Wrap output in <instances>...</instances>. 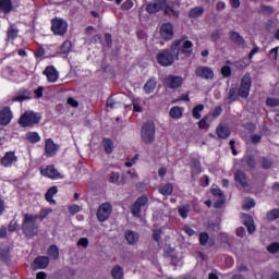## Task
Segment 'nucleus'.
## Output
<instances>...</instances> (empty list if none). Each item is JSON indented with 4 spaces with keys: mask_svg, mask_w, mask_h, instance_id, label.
Here are the masks:
<instances>
[{
    "mask_svg": "<svg viewBox=\"0 0 279 279\" xmlns=\"http://www.w3.org/2000/svg\"><path fill=\"white\" fill-rule=\"evenodd\" d=\"M252 88V77L250 74H245L241 80L240 88L238 89V95L242 99H247L250 97V89Z\"/></svg>",
    "mask_w": 279,
    "mask_h": 279,
    "instance_id": "nucleus-7",
    "label": "nucleus"
},
{
    "mask_svg": "<svg viewBox=\"0 0 279 279\" xmlns=\"http://www.w3.org/2000/svg\"><path fill=\"white\" fill-rule=\"evenodd\" d=\"M51 32H53L56 36H64L69 29V24L62 19H53L51 21Z\"/></svg>",
    "mask_w": 279,
    "mask_h": 279,
    "instance_id": "nucleus-6",
    "label": "nucleus"
},
{
    "mask_svg": "<svg viewBox=\"0 0 279 279\" xmlns=\"http://www.w3.org/2000/svg\"><path fill=\"white\" fill-rule=\"evenodd\" d=\"M90 243V241L88 240V238H81L78 241H77V243H76V245L78 246V247H84L85 250H86V247H88V244Z\"/></svg>",
    "mask_w": 279,
    "mask_h": 279,
    "instance_id": "nucleus-47",
    "label": "nucleus"
},
{
    "mask_svg": "<svg viewBox=\"0 0 279 279\" xmlns=\"http://www.w3.org/2000/svg\"><path fill=\"white\" fill-rule=\"evenodd\" d=\"M267 252H269V254H278L279 243L272 242L270 245L267 246Z\"/></svg>",
    "mask_w": 279,
    "mask_h": 279,
    "instance_id": "nucleus-45",
    "label": "nucleus"
},
{
    "mask_svg": "<svg viewBox=\"0 0 279 279\" xmlns=\"http://www.w3.org/2000/svg\"><path fill=\"white\" fill-rule=\"evenodd\" d=\"M7 34H8L9 40H14V38H16V36H19V29L16 26L11 25Z\"/></svg>",
    "mask_w": 279,
    "mask_h": 279,
    "instance_id": "nucleus-40",
    "label": "nucleus"
},
{
    "mask_svg": "<svg viewBox=\"0 0 279 279\" xmlns=\"http://www.w3.org/2000/svg\"><path fill=\"white\" fill-rule=\"evenodd\" d=\"M102 145L105 147L106 154H112V151L114 150V143H112V140L110 138H104Z\"/></svg>",
    "mask_w": 279,
    "mask_h": 279,
    "instance_id": "nucleus-35",
    "label": "nucleus"
},
{
    "mask_svg": "<svg viewBox=\"0 0 279 279\" xmlns=\"http://www.w3.org/2000/svg\"><path fill=\"white\" fill-rule=\"evenodd\" d=\"M17 160H19V157H16L14 151H8L1 158L0 163L2 165V167H10L11 165L16 163Z\"/></svg>",
    "mask_w": 279,
    "mask_h": 279,
    "instance_id": "nucleus-16",
    "label": "nucleus"
},
{
    "mask_svg": "<svg viewBox=\"0 0 279 279\" xmlns=\"http://www.w3.org/2000/svg\"><path fill=\"white\" fill-rule=\"evenodd\" d=\"M44 74L48 82H58V70L53 65H49L45 69Z\"/></svg>",
    "mask_w": 279,
    "mask_h": 279,
    "instance_id": "nucleus-20",
    "label": "nucleus"
},
{
    "mask_svg": "<svg viewBox=\"0 0 279 279\" xmlns=\"http://www.w3.org/2000/svg\"><path fill=\"white\" fill-rule=\"evenodd\" d=\"M242 219H243L244 226H246L247 228V232L250 234H254V232H256V227L254 226V219L252 218V216L244 214L242 216Z\"/></svg>",
    "mask_w": 279,
    "mask_h": 279,
    "instance_id": "nucleus-21",
    "label": "nucleus"
},
{
    "mask_svg": "<svg viewBox=\"0 0 279 279\" xmlns=\"http://www.w3.org/2000/svg\"><path fill=\"white\" fill-rule=\"evenodd\" d=\"M269 58H272V60H278V47L272 48L269 53Z\"/></svg>",
    "mask_w": 279,
    "mask_h": 279,
    "instance_id": "nucleus-54",
    "label": "nucleus"
},
{
    "mask_svg": "<svg viewBox=\"0 0 279 279\" xmlns=\"http://www.w3.org/2000/svg\"><path fill=\"white\" fill-rule=\"evenodd\" d=\"M191 211V207L189 205L179 207L178 213L182 219H186L189 217V213Z\"/></svg>",
    "mask_w": 279,
    "mask_h": 279,
    "instance_id": "nucleus-41",
    "label": "nucleus"
},
{
    "mask_svg": "<svg viewBox=\"0 0 279 279\" xmlns=\"http://www.w3.org/2000/svg\"><path fill=\"white\" fill-rule=\"evenodd\" d=\"M47 254L54 260H58L60 258V248H58V245L52 244L49 246Z\"/></svg>",
    "mask_w": 279,
    "mask_h": 279,
    "instance_id": "nucleus-30",
    "label": "nucleus"
},
{
    "mask_svg": "<svg viewBox=\"0 0 279 279\" xmlns=\"http://www.w3.org/2000/svg\"><path fill=\"white\" fill-rule=\"evenodd\" d=\"M12 121V111L8 107L0 110V125H8Z\"/></svg>",
    "mask_w": 279,
    "mask_h": 279,
    "instance_id": "nucleus-19",
    "label": "nucleus"
},
{
    "mask_svg": "<svg viewBox=\"0 0 279 279\" xmlns=\"http://www.w3.org/2000/svg\"><path fill=\"white\" fill-rule=\"evenodd\" d=\"M58 193V186H51L47 193H46V201L49 202V204H56V201L53 199V196Z\"/></svg>",
    "mask_w": 279,
    "mask_h": 279,
    "instance_id": "nucleus-32",
    "label": "nucleus"
},
{
    "mask_svg": "<svg viewBox=\"0 0 279 279\" xmlns=\"http://www.w3.org/2000/svg\"><path fill=\"white\" fill-rule=\"evenodd\" d=\"M160 10H165V14H173V16H178V12L175 10L167 8V0H155L146 7V12H148V14H156V12H160Z\"/></svg>",
    "mask_w": 279,
    "mask_h": 279,
    "instance_id": "nucleus-3",
    "label": "nucleus"
},
{
    "mask_svg": "<svg viewBox=\"0 0 279 279\" xmlns=\"http://www.w3.org/2000/svg\"><path fill=\"white\" fill-rule=\"evenodd\" d=\"M171 119H180L182 118V108L180 107H172L170 110Z\"/></svg>",
    "mask_w": 279,
    "mask_h": 279,
    "instance_id": "nucleus-39",
    "label": "nucleus"
},
{
    "mask_svg": "<svg viewBox=\"0 0 279 279\" xmlns=\"http://www.w3.org/2000/svg\"><path fill=\"white\" fill-rule=\"evenodd\" d=\"M26 140L28 143H39L40 142V135H38L37 132H29L26 134Z\"/></svg>",
    "mask_w": 279,
    "mask_h": 279,
    "instance_id": "nucleus-36",
    "label": "nucleus"
},
{
    "mask_svg": "<svg viewBox=\"0 0 279 279\" xmlns=\"http://www.w3.org/2000/svg\"><path fill=\"white\" fill-rule=\"evenodd\" d=\"M199 112H204V105H197L196 107H194L193 109V118L194 119H202V113Z\"/></svg>",
    "mask_w": 279,
    "mask_h": 279,
    "instance_id": "nucleus-42",
    "label": "nucleus"
},
{
    "mask_svg": "<svg viewBox=\"0 0 279 279\" xmlns=\"http://www.w3.org/2000/svg\"><path fill=\"white\" fill-rule=\"evenodd\" d=\"M259 14H264V16H271V14H276V8L272 5L260 4Z\"/></svg>",
    "mask_w": 279,
    "mask_h": 279,
    "instance_id": "nucleus-27",
    "label": "nucleus"
},
{
    "mask_svg": "<svg viewBox=\"0 0 279 279\" xmlns=\"http://www.w3.org/2000/svg\"><path fill=\"white\" fill-rule=\"evenodd\" d=\"M80 210H82V207H80V205H72L69 207L70 215H77Z\"/></svg>",
    "mask_w": 279,
    "mask_h": 279,
    "instance_id": "nucleus-50",
    "label": "nucleus"
},
{
    "mask_svg": "<svg viewBox=\"0 0 279 279\" xmlns=\"http://www.w3.org/2000/svg\"><path fill=\"white\" fill-rule=\"evenodd\" d=\"M182 84H184V78H182V76L168 75L166 78H163V86L166 88H180Z\"/></svg>",
    "mask_w": 279,
    "mask_h": 279,
    "instance_id": "nucleus-10",
    "label": "nucleus"
},
{
    "mask_svg": "<svg viewBox=\"0 0 279 279\" xmlns=\"http://www.w3.org/2000/svg\"><path fill=\"white\" fill-rule=\"evenodd\" d=\"M262 138H263V137H262L260 135H252V136H251V142L254 143V144L260 143V140H262Z\"/></svg>",
    "mask_w": 279,
    "mask_h": 279,
    "instance_id": "nucleus-64",
    "label": "nucleus"
},
{
    "mask_svg": "<svg viewBox=\"0 0 279 279\" xmlns=\"http://www.w3.org/2000/svg\"><path fill=\"white\" fill-rule=\"evenodd\" d=\"M141 136L145 145H151L156 141V124L153 121H147L143 124Z\"/></svg>",
    "mask_w": 279,
    "mask_h": 279,
    "instance_id": "nucleus-4",
    "label": "nucleus"
},
{
    "mask_svg": "<svg viewBox=\"0 0 279 279\" xmlns=\"http://www.w3.org/2000/svg\"><path fill=\"white\" fill-rule=\"evenodd\" d=\"M37 219L38 215L24 214L22 230L26 236H36L38 234V226H36Z\"/></svg>",
    "mask_w": 279,
    "mask_h": 279,
    "instance_id": "nucleus-2",
    "label": "nucleus"
},
{
    "mask_svg": "<svg viewBox=\"0 0 279 279\" xmlns=\"http://www.w3.org/2000/svg\"><path fill=\"white\" fill-rule=\"evenodd\" d=\"M184 232L187 233L189 236H193L195 234V230H193V228L189 227V226H185L183 228Z\"/></svg>",
    "mask_w": 279,
    "mask_h": 279,
    "instance_id": "nucleus-57",
    "label": "nucleus"
},
{
    "mask_svg": "<svg viewBox=\"0 0 279 279\" xmlns=\"http://www.w3.org/2000/svg\"><path fill=\"white\" fill-rule=\"evenodd\" d=\"M204 14V8L202 7H196L194 9H191L189 12L190 19H199Z\"/></svg>",
    "mask_w": 279,
    "mask_h": 279,
    "instance_id": "nucleus-34",
    "label": "nucleus"
},
{
    "mask_svg": "<svg viewBox=\"0 0 279 279\" xmlns=\"http://www.w3.org/2000/svg\"><path fill=\"white\" fill-rule=\"evenodd\" d=\"M211 194L215 195V197H223V193L219 189H211Z\"/></svg>",
    "mask_w": 279,
    "mask_h": 279,
    "instance_id": "nucleus-61",
    "label": "nucleus"
},
{
    "mask_svg": "<svg viewBox=\"0 0 279 279\" xmlns=\"http://www.w3.org/2000/svg\"><path fill=\"white\" fill-rule=\"evenodd\" d=\"M119 106V102L114 101V99L109 98L107 100V108H111V110H114Z\"/></svg>",
    "mask_w": 279,
    "mask_h": 279,
    "instance_id": "nucleus-51",
    "label": "nucleus"
},
{
    "mask_svg": "<svg viewBox=\"0 0 279 279\" xmlns=\"http://www.w3.org/2000/svg\"><path fill=\"white\" fill-rule=\"evenodd\" d=\"M234 180L242 186V189H250V183L247 182V174L243 170H236L234 173Z\"/></svg>",
    "mask_w": 279,
    "mask_h": 279,
    "instance_id": "nucleus-17",
    "label": "nucleus"
},
{
    "mask_svg": "<svg viewBox=\"0 0 279 279\" xmlns=\"http://www.w3.org/2000/svg\"><path fill=\"white\" fill-rule=\"evenodd\" d=\"M147 202H149V198L145 195L140 196L136 202L134 203L131 213L134 217L140 218L141 217V209L145 206H147Z\"/></svg>",
    "mask_w": 279,
    "mask_h": 279,
    "instance_id": "nucleus-11",
    "label": "nucleus"
},
{
    "mask_svg": "<svg viewBox=\"0 0 279 279\" xmlns=\"http://www.w3.org/2000/svg\"><path fill=\"white\" fill-rule=\"evenodd\" d=\"M58 149H60V146L53 143V140H46L45 153L48 158H52V156H56V154H58Z\"/></svg>",
    "mask_w": 279,
    "mask_h": 279,
    "instance_id": "nucleus-13",
    "label": "nucleus"
},
{
    "mask_svg": "<svg viewBox=\"0 0 279 279\" xmlns=\"http://www.w3.org/2000/svg\"><path fill=\"white\" fill-rule=\"evenodd\" d=\"M241 167L245 169V167H248V169H256V159L254 156H244L241 160Z\"/></svg>",
    "mask_w": 279,
    "mask_h": 279,
    "instance_id": "nucleus-23",
    "label": "nucleus"
},
{
    "mask_svg": "<svg viewBox=\"0 0 279 279\" xmlns=\"http://www.w3.org/2000/svg\"><path fill=\"white\" fill-rule=\"evenodd\" d=\"M239 88L231 87L229 89L228 96L226 98L227 104H232L233 101H236L239 99Z\"/></svg>",
    "mask_w": 279,
    "mask_h": 279,
    "instance_id": "nucleus-25",
    "label": "nucleus"
},
{
    "mask_svg": "<svg viewBox=\"0 0 279 279\" xmlns=\"http://www.w3.org/2000/svg\"><path fill=\"white\" fill-rule=\"evenodd\" d=\"M105 41L107 44V47H112V35L110 34H105Z\"/></svg>",
    "mask_w": 279,
    "mask_h": 279,
    "instance_id": "nucleus-55",
    "label": "nucleus"
},
{
    "mask_svg": "<svg viewBox=\"0 0 279 279\" xmlns=\"http://www.w3.org/2000/svg\"><path fill=\"white\" fill-rule=\"evenodd\" d=\"M256 206V202L252 198H246L243 203L244 210H250L251 208H254Z\"/></svg>",
    "mask_w": 279,
    "mask_h": 279,
    "instance_id": "nucleus-46",
    "label": "nucleus"
},
{
    "mask_svg": "<svg viewBox=\"0 0 279 279\" xmlns=\"http://www.w3.org/2000/svg\"><path fill=\"white\" fill-rule=\"evenodd\" d=\"M198 128H199V130H208V128H210V125L208 124V122H206V119H202L198 122Z\"/></svg>",
    "mask_w": 279,
    "mask_h": 279,
    "instance_id": "nucleus-52",
    "label": "nucleus"
},
{
    "mask_svg": "<svg viewBox=\"0 0 279 279\" xmlns=\"http://www.w3.org/2000/svg\"><path fill=\"white\" fill-rule=\"evenodd\" d=\"M111 276L113 279H123V267H121L120 265L113 266V268L111 269Z\"/></svg>",
    "mask_w": 279,
    "mask_h": 279,
    "instance_id": "nucleus-31",
    "label": "nucleus"
},
{
    "mask_svg": "<svg viewBox=\"0 0 279 279\" xmlns=\"http://www.w3.org/2000/svg\"><path fill=\"white\" fill-rule=\"evenodd\" d=\"M160 36L163 40H171L173 38V25L171 23L161 25Z\"/></svg>",
    "mask_w": 279,
    "mask_h": 279,
    "instance_id": "nucleus-14",
    "label": "nucleus"
},
{
    "mask_svg": "<svg viewBox=\"0 0 279 279\" xmlns=\"http://www.w3.org/2000/svg\"><path fill=\"white\" fill-rule=\"evenodd\" d=\"M220 38V35H219V31H214L211 33V40H214V43H217V39Z\"/></svg>",
    "mask_w": 279,
    "mask_h": 279,
    "instance_id": "nucleus-63",
    "label": "nucleus"
},
{
    "mask_svg": "<svg viewBox=\"0 0 279 279\" xmlns=\"http://www.w3.org/2000/svg\"><path fill=\"white\" fill-rule=\"evenodd\" d=\"M159 193L166 196L171 195V193H173V184L167 183L165 185L159 186Z\"/></svg>",
    "mask_w": 279,
    "mask_h": 279,
    "instance_id": "nucleus-33",
    "label": "nucleus"
},
{
    "mask_svg": "<svg viewBox=\"0 0 279 279\" xmlns=\"http://www.w3.org/2000/svg\"><path fill=\"white\" fill-rule=\"evenodd\" d=\"M68 104H69V106H71L72 108H77V106H80V102H77V100H75L74 98H69V99H68Z\"/></svg>",
    "mask_w": 279,
    "mask_h": 279,
    "instance_id": "nucleus-60",
    "label": "nucleus"
},
{
    "mask_svg": "<svg viewBox=\"0 0 279 279\" xmlns=\"http://www.w3.org/2000/svg\"><path fill=\"white\" fill-rule=\"evenodd\" d=\"M43 56H45V48L39 47L35 52V58H43Z\"/></svg>",
    "mask_w": 279,
    "mask_h": 279,
    "instance_id": "nucleus-58",
    "label": "nucleus"
},
{
    "mask_svg": "<svg viewBox=\"0 0 279 279\" xmlns=\"http://www.w3.org/2000/svg\"><path fill=\"white\" fill-rule=\"evenodd\" d=\"M41 175H45L46 178H50L51 180H62V174L58 172L56 169V166L50 165L46 169L40 170Z\"/></svg>",
    "mask_w": 279,
    "mask_h": 279,
    "instance_id": "nucleus-12",
    "label": "nucleus"
},
{
    "mask_svg": "<svg viewBox=\"0 0 279 279\" xmlns=\"http://www.w3.org/2000/svg\"><path fill=\"white\" fill-rule=\"evenodd\" d=\"M124 236L129 245H136V243H138V240L141 239V235L132 230L125 231Z\"/></svg>",
    "mask_w": 279,
    "mask_h": 279,
    "instance_id": "nucleus-22",
    "label": "nucleus"
},
{
    "mask_svg": "<svg viewBox=\"0 0 279 279\" xmlns=\"http://www.w3.org/2000/svg\"><path fill=\"white\" fill-rule=\"evenodd\" d=\"M266 104H267V106H272V107L279 106V101L274 98H268L266 100Z\"/></svg>",
    "mask_w": 279,
    "mask_h": 279,
    "instance_id": "nucleus-56",
    "label": "nucleus"
},
{
    "mask_svg": "<svg viewBox=\"0 0 279 279\" xmlns=\"http://www.w3.org/2000/svg\"><path fill=\"white\" fill-rule=\"evenodd\" d=\"M110 215H112V205L104 203L98 207L96 217L98 221L104 223V221H108V219H110Z\"/></svg>",
    "mask_w": 279,
    "mask_h": 279,
    "instance_id": "nucleus-8",
    "label": "nucleus"
},
{
    "mask_svg": "<svg viewBox=\"0 0 279 279\" xmlns=\"http://www.w3.org/2000/svg\"><path fill=\"white\" fill-rule=\"evenodd\" d=\"M156 78H149L146 84L144 85V90L145 93H147V95H151V93H154V90H156Z\"/></svg>",
    "mask_w": 279,
    "mask_h": 279,
    "instance_id": "nucleus-28",
    "label": "nucleus"
},
{
    "mask_svg": "<svg viewBox=\"0 0 279 279\" xmlns=\"http://www.w3.org/2000/svg\"><path fill=\"white\" fill-rule=\"evenodd\" d=\"M180 45H182V39L175 40L170 49L160 50L156 58L160 66H171L175 60H180Z\"/></svg>",
    "mask_w": 279,
    "mask_h": 279,
    "instance_id": "nucleus-1",
    "label": "nucleus"
},
{
    "mask_svg": "<svg viewBox=\"0 0 279 279\" xmlns=\"http://www.w3.org/2000/svg\"><path fill=\"white\" fill-rule=\"evenodd\" d=\"M221 75H222V77H230V75H232V70L230 69L229 65H223L222 66Z\"/></svg>",
    "mask_w": 279,
    "mask_h": 279,
    "instance_id": "nucleus-48",
    "label": "nucleus"
},
{
    "mask_svg": "<svg viewBox=\"0 0 279 279\" xmlns=\"http://www.w3.org/2000/svg\"><path fill=\"white\" fill-rule=\"evenodd\" d=\"M132 8H134V2H132V0H126L122 4V10H132Z\"/></svg>",
    "mask_w": 279,
    "mask_h": 279,
    "instance_id": "nucleus-53",
    "label": "nucleus"
},
{
    "mask_svg": "<svg viewBox=\"0 0 279 279\" xmlns=\"http://www.w3.org/2000/svg\"><path fill=\"white\" fill-rule=\"evenodd\" d=\"M230 40L231 43H234V45H238L239 47H243L245 45V39L241 34L236 32H231L230 33Z\"/></svg>",
    "mask_w": 279,
    "mask_h": 279,
    "instance_id": "nucleus-24",
    "label": "nucleus"
},
{
    "mask_svg": "<svg viewBox=\"0 0 279 279\" xmlns=\"http://www.w3.org/2000/svg\"><path fill=\"white\" fill-rule=\"evenodd\" d=\"M221 112H223V109L221 107H216L214 112H213V117L217 118L219 117V114H221Z\"/></svg>",
    "mask_w": 279,
    "mask_h": 279,
    "instance_id": "nucleus-62",
    "label": "nucleus"
},
{
    "mask_svg": "<svg viewBox=\"0 0 279 279\" xmlns=\"http://www.w3.org/2000/svg\"><path fill=\"white\" fill-rule=\"evenodd\" d=\"M40 113L26 111L21 116L19 123L22 128H34V125H38L40 123Z\"/></svg>",
    "mask_w": 279,
    "mask_h": 279,
    "instance_id": "nucleus-5",
    "label": "nucleus"
},
{
    "mask_svg": "<svg viewBox=\"0 0 279 279\" xmlns=\"http://www.w3.org/2000/svg\"><path fill=\"white\" fill-rule=\"evenodd\" d=\"M73 47V44L71 40H65L61 46V53H69L71 51V48Z\"/></svg>",
    "mask_w": 279,
    "mask_h": 279,
    "instance_id": "nucleus-44",
    "label": "nucleus"
},
{
    "mask_svg": "<svg viewBox=\"0 0 279 279\" xmlns=\"http://www.w3.org/2000/svg\"><path fill=\"white\" fill-rule=\"evenodd\" d=\"M216 134H217L218 138L226 141L227 138L230 137V135L232 134V131H230V128H228V125L220 123L216 128Z\"/></svg>",
    "mask_w": 279,
    "mask_h": 279,
    "instance_id": "nucleus-18",
    "label": "nucleus"
},
{
    "mask_svg": "<svg viewBox=\"0 0 279 279\" xmlns=\"http://www.w3.org/2000/svg\"><path fill=\"white\" fill-rule=\"evenodd\" d=\"M209 235L206 232H202L199 234V243L201 245H206L208 243Z\"/></svg>",
    "mask_w": 279,
    "mask_h": 279,
    "instance_id": "nucleus-49",
    "label": "nucleus"
},
{
    "mask_svg": "<svg viewBox=\"0 0 279 279\" xmlns=\"http://www.w3.org/2000/svg\"><path fill=\"white\" fill-rule=\"evenodd\" d=\"M195 75L196 77H199L201 80H214L215 78V71H213V68L206 66V65H198L195 69Z\"/></svg>",
    "mask_w": 279,
    "mask_h": 279,
    "instance_id": "nucleus-9",
    "label": "nucleus"
},
{
    "mask_svg": "<svg viewBox=\"0 0 279 279\" xmlns=\"http://www.w3.org/2000/svg\"><path fill=\"white\" fill-rule=\"evenodd\" d=\"M181 53H184L187 58L191 57V53H193V43L190 40H186L183 43Z\"/></svg>",
    "mask_w": 279,
    "mask_h": 279,
    "instance_id": "nucleus-29",
    "label": "nucleus"
},
{
    "mask_svg": "<svg viewBox=\"0 0 279 279\" xmlns=\"http://www.w3.org/2000/svg\"><path fill=\"white\" fill-rule=\"evenodd\" d=\"M0 10L10 12V10H12V2L10 0H0Z\"/></svg>",
    "mask_w": 279,
    "mask_h": 279,
    "instance_id": "nucleus-43",
    "label": "nucleus"
},
{
    "mask_svg": "<svg viewBox=\"0 0 279 279\" xmlns=\"http://www.w3.org/2000/svg\"><path fill=\"white\" fill-rule=\"evenodd\" d=\"M109 182L117 184V186H121L125 184V179H121V175H119L118 172H111L109 174Z\"/></svg>",
    "mask_w": 279,
    "mask_h": 279,
    "instance_id": "nucleus-26",
    "label": "nucleus"
},
{
    "mask_svg": "<svg viewBox=\"0 0 279 279\" xmlns=\"http://www.w3.org/2000/svg\"><path fill=\"white\" fill-rule=\"evenodd\" d=\"M43 90H45V87L39 86L37 89H35V95L37 97V99H40V97H43Z\"/></svg>",
    "mask_w": 279,
    "mask_h": 279,
    "instance_id": "nucleus-59",
    "label": "nucleus"
},
{
    "mask_svg": "<svg viewBox=\"0 0 279 279\" xmlns=\"http://www.w3.org/2000/svg\"><path fill=\"white\" fill-rule=\"evenodd\" d=\"M267 221H276V219H279V209L275 208L266 214Z\"/></svg>",
    "mask_w": 279,
    "mask_h": 279,
    "instance_id": "nucleus-37",
    "label": "nucleus"
},
{
    "mask_svg": "<svg viewBox=\"0 0 279 279\" xmlns=\"http://www.w3.org/2000/svg\"><path fill=\"white\" fill-rule=\"evenodd\" d=\"M49 267V257L47 256H39L36 257L32 264V269H47Z\"/></svg>",
    "mask_w": 279,
    "mask_h": 279,
    "instance_id": "nucleus-15",
    "label": "nucleus"
},
{
    "mask_svg": "<svg viewBox=\"0 0 279 279\" xmlns=\"http://www.w3.org/2000/svg\"><path fill=\"white\" fill-rule=\"evenodd\" d=\"M260 165L263 169H271V167L274 166V159L268 157H262Z\"/></svg>",
    "mask_w": 279,
    "mask_h": 279,
    "instance_id": "nucleus-38",
    "label": "nucleus"
}]
</instances>
